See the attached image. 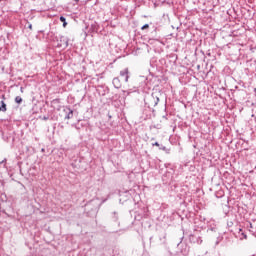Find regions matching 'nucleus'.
Listing matches in <instances>:
<instances>
[{
    "label": "nucleus",
    "instance_id": "23",
    "mask_svg": "<svg viewBox=\"0 0 256 256\" xmlns=\"http://www.w3.org/2000/svg\"><path fill=\"white\" fill-rule=\"evenodd\" d=\"M244 239H247V235L245 233H242Z\"/></svg>",
    "mask_w": 256,
    "mask_h": 256
},
{
    "label": "nucleus",
    "instance_id": "7",
    "mask_svg": "<svg viewBox=\"0 0 256 256\" xmlns=\"http://www.w3.org/2000/svg\"><path fill=\"white\" fill-rule=\"evenodd\" d=\"M67 109V114L65 116V119H73V110L71 108H66Z\"/></svg>",
    "mask_w": 256,
    "mask_h": 256
},
{
    "label": "nucleus",
    "instance_id": "6",
    "mask_svg": "<svg viewBox=\"0 0 256 256\" xmlns=\"http://www.w3.org/2000/svg\"><path fill=\"white\" fill-rule=\"evenodd\" d=\"M112 83L115 89H121V80L119 78H114Z\"/></svg>",
    "mask_w": 256,
    "mask_h": 256
},
{
    "label": "nucleus",
    "instance_id": "19",
    "mask_svg": "<svg viewBox=\"0 0 256 256\" xmlns=\"http://www.w3.org/2000/svg\"><path fill=\"white\" fill-rule=\"evenodd\" d=\"M118 217H117V212H114V221H117Z\"/></svg>",
    "mask_w": 256,
    "mask_h": 256
},
{
    "label": "nucleus",
    "instance_id": "20",
    "mask_svg": "<svg viewBox=\"0 0 256 256\" xmlns=\"http://www.w3.org/2000/svg\"><path fill=\"white\" fill-rule=\"evenodd\" d=\"M52 103H59V99H54Z\"/></svg>",
    "mask_w": 256,
    "mask_h": 256
},
{
    "label": "nucleus",
    "instance_id": "2",
    "mask_svg": "<svg viewBox=\"0 0 256 256\" xmlns=\"http://www.w3.org/2000/svg\"><path fill=\"white\" fill-rule=\"evenodd\" d=\"M147 101L146 105H148V107H157V105H159V96L152 93L151 96L147 98Z\"/></svg>",
    "mask_w": 256,
    "mask_h": 256
},
{
    "label": "nucleus",
    "instance_id": "21",
    "mask_svg": "<svg viewBox=\"0 0 256 256\" xmlns=\"http://www.w3.org/2000/svg\"><path fill=\"white\" fill-rule=\"evenodd\" d=\"M28 29H33V25L29 24Z\"/></svg>",
    "mask_w": 256,
    "mask_h": 256
},
{
    "label": "nucleus",
    "instance_id": "5",
    "mask_svg": "<svg viewBox=\"0 0 256 256\" xmlns=\"http://www.w3.org/2000/svg\"><path fill=\"white\" fill-rule=\"evenodd\" d=\"M60 41H61L60 47H63V45L65 47L69 46V39L67 37L61 36Z\"/></svg>",
    "mask_w": 256,
    "mask_h": 256
},
{
    "label": "nucleus",
    "instance_id": "16",
    "mask_svg": "<svg viewBox=\"0 0 256 256\" xmlns=\"http://www.w3.org/2000/svg\"><path fill=\"white\" fill-rule=\"evenodd\" d=\"M159 149H160V151H167V147H165V146H161Z\"/></svg>",
    "mask_w": 256,
    "mask_h": 256
},
{
    "label": "nucleus",
    "instance_id": "13",
    "mask_svg": "<svg viewBox=\"0 0 256 256\" xmlns=\"http://www.w3.org/2000/svg\"><path fill=\"white\" fill-rule=\"evenodd\" d=\"M182 255H189V249L185 248L184 250H181Z\"/></svg>",
    "mask_w": 256,
    "mask_h": 256
},
{
    "label": "nucleus",
    "instance_id": "24",
    "mask_svg": "<svg viewBox=\"0 0 256 256\" xmlns=\"http://www.w3.org/2000/svg\"><path fill=\"white\" fill-rule=\"evenodd\" d=\"M154 32L157 33V27L154 28Z\"/></svg>",
    "mask_w": 256,
    "mask_h": 256
},
{
    "label": "nucleus",
    "instance_id": "14",
    "mask_svg": "<svg viewBox=\"0 0 256 256\" xmlns=\"http://www.w3.org/2000/svg\"><path fill=\"white\" fill-rule=\"evenodd\" d=\"M145 29H149V24H144V25L141 27V30H142V31H145Z\"/></svg>",
    "mask_w": 256,
    "mask_h": 256
},
{
    "label": "nucleus",
    "instance_id": "1",
    "mask_svg": "<svg viewBox=\"0 0 256 256\" xmlns=\"http://www.w3.org/2000/svg\"><path fill=\"white\" fill-rule=\"evenodd\" d=\"M99 205V198H94L85 205V211H87L88 215H97Z\"/></svg>",
    "mask_w": 256,
    "mask_h": 256
},
{
    "label": "nucleus",
    "instance_id": "4",
    "mask_svg": "<svg viewBox=\"0 0 256 256\" xmlns=\"http://www.w3.org/2000/svg\"><path fill=\"white\" fill-rule=\"evenodd\" d=\"M120 77L127 83L129 81V68L120 71Z\"/></svg>",
    "mask_w": 256,
    "mask_h": 256
},
{
    "label": "nucleus",
    "instance_id": "26",
    "mask_svg": "<svg viewBox=\"0 0 256 256\" xmlns=\"http://www.w3.org/2000/svg\"><path fill=\"white\" fill-rule=\"evenodd\" d=\"M2 99H5V95H2Z\"/></svg>",
    "mask_w": 256,
    "mask_h": 256
},
{
    "label": "nucleus",
    "instance_id": "22",
    "mask_svg": "<svg viewBox=\"0 0 256 256\" xmlns=\"http://www.w3.org/2000/svg\"><path fill=\"white\" fill-rule=\"evenodd\" d=\"M249 227H250V229H253V224L249 223Z\"/></svg>",
    "mask_w": 256,
    "mask_h": 256
},
{
    "label": "nucleus",
    "instance_id": "3",
    "mask_svg": "<svg viewBox=\"0 0 256 256\" xmlns=\"http://www.w3.org/2000/svg\"><path fill=\"white\" fill-rule=\"evenodd\" d=\"M189 241L190 243H194L196 245H201V243H203V239L201 238V236H197L195 234L189 235Z\"/></svg>",
    "mask_w": 256,
    "mask_h": 256
},
{
    "label": "nucleus",
    "instance_id": "17",
    "mask_svg": "<svg viewBox=\"0 0 256 256\" xmlns=\"http://www.w3.org/2000/svg\"><path fill=\"white\" fill-rule=\"evenodd\" d=\"M43 121H49V116H43Z\"/></svg>",
    "mask_w": 256,
    "mask_h": 256
},
{
    "label": "nucleus",
    "instance_id": "9",
    "mask_svg": "<svg viewBox=\"0 0 256 256\" xmlns=\"http://www.w3.org/2000/svg\"><path fill=\"white\" fill-rule=\"evenodd\" d=\"M160 241L162 245H167V234H163V236L160 237Z\"/></svg>",
    "mask_w": 256,
    "mask_h": 256
},
{
    "label": "nucleus",
    "instance_id": "11",
    "mask_svg": "<svg viewBox=\"0 0 256 256\" xmlns=\"http://www.w3.org/2000/svg\"><path fill=\"white\" fill-rule=\"evenodd\" d=\"M60 21H61V23H63V27H67V19H65L64 16L60 17Z\"/></svg>",
    "mask_w": 256,
    "mask_h": 256
},
{
    "label": "nucleus",
    "instance_id": "8",
    "mask_svg": "<svg viewBox=\"0 0 256 256\" xmlns=\"http://www.w3.org/2000/svg\"><path fill=\"white\" fill-rule=\"evenodd\" d=\"M5 111H7V104H5V101H1V105H0V112L5 113Z\"/></svg>",
    "mask_w": 256,
    "mask_h": 256
},
{
    "label": "nucleus",
    "instance_id": "12",
    "mask_svg": "<svg viewBox=\"0 0 256 256\" xmlns=\"http://www.w3.org/2000/svg\"><path fill=\"white\" fill-rule=\"evenodd\" d=\"M137 92V88H134L133 90H125L124 93H127L128 95H131V93Z\"/></svg>",
    "mask_w": 256,
    "mask_h": 256
},
{
    "label": "nucleus",
    "instance_id": "18",
    "mask_svg": "<svg viewBox=\"0 0 256 256\" xmlns=\"http://www.w3.org/2000/svg\"><path fill=\"white\" fill-rule=\"evenodd\" d=\"M152 145H153V147H159V142H155Z\"/></svg>",
    "mask_w": 256,
    "mask_h": 256
},
{
    "label": "nucleus",
    "instance_id": "10",
    "mask_svg": "<svg viewBox=\"0 0 256 256\" xmlns=\"http://www.w3.org/2000/svg\"><path fill=\"white\" fill-rule=\"evenodd\" d=\"M15 103H17L18 105H21V103H23V98H21V96H16Z\"/></svg>",
    "mask_w": 256,
    "mask_h": 256
},
{
    "label": "nucleus",
    "instance_id": "25",
    "mask_svg": "<svg viewBox=\"0 0 256 256\" xmlns=\"http://www.w3.org/2000/svg\"><path fill=\"white\" fill-rule=\"evenodd\" d=\"M41 151H42V153H44L45 152V148H42Z\"/></svg>",
    "mask_w": 256,
    "mask_h": 256
},
{
    "label": "nucleus",
    "instance_id": "15",
    "mask_svg": "<svg viewBox=\"0 0 256 256\" xmlns=\"http://www.w3.org/2000/svg\"><path fill=\"white\" fill-rule=\"evenodd\" d=\"M6 163H7V159L0 161V165H3V167H5Z\"/></svg>",
    "mask_w": 256,
    "mask_h": 256
}]
</instances>
